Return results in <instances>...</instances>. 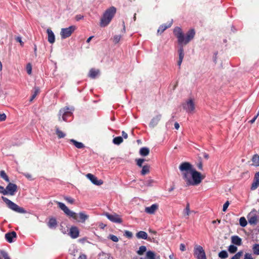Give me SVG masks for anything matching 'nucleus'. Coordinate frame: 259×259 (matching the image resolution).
I'll return each instance as SVG.
<instances>
[{
    "label": "nucleus",
    "mask_w": 259,
    "mask_h": 259,
    "mask_svg": "<svg viewBox=\"0 0 259 259\" xmlns=\"http://www.w3.org/2000/svg\"><path fill=\"white\" fill-rule=\"evenodd\" d=\"M179 169L182 172L183 178L187 186L198 185L203 179L201 174L196 171L189 162L182 163L179 166Z\"/></svg>",
    "instance_id": "obj_1"
},
{
    "label": "nucleus",
    "mask_w": 259,
    "mask_h": 259,
    "mask_svg": "<svg viewBox=\"0 0 259 259\" xmlns=\"http://www.w3.org/2000/svg\"><path fill=\"white\" fill-rule=\"evenodd\" d=\"M197 167L199 169L202 170L203 165H202V162L201 161H199L197 163Z\"/></svg>",
    "instance_id": "obj_58"
},
{
    "label": "nucleus",
    "mask_w": 259,
    "mask_h": 259,
    "mask_svg": "<svg viewBox=\"0 0 259 259\" xmlns=\"http://www.w3.org/2000/svg\"><path fill=\"white\" fill-rule=\"evenodd\" d=\"M26 212V210H25L23 208L19 207L17 205V212L21 213H25Z\"/></svg>",
    "instance_id": "obj_48"
},
{
    "label": "nucleus",
    "mask_w": 259,
    "mask_h": 259,
    "mask_svg": "<svg viewBox=\"0 0 259 259\" xmlns=\"http://www.w3.org/2000/svg\"><path fill=\"white\" fill-rule=\"evenodd\" d=\"M121 38V36L120 35H115L113 37V41L114 44L118 43Z\"/></svg>",
    "instance_id": "obj_42"
},
{
    "label": "nucleus",
    "mask_w": 259,
    "mask_h": 259,
    "mask_svg": "<svg viewBox=\"0 0 259 259\" xmlns=\"http://www.w3.org/2000/svg\"><path fill=\"white\" fill-rule=\"evenodd\" d=\"M237 250V247L234 245H231L229 246L228 250L231 253H234L236 252Z\"/></svg>",
    "instance_id": "obj_40"
},
{
    "label": "nucleus",
    "mask_w": 259,
    "mask_h": 259,
    "mask_svg": "<svg viewBox=\"0 0 259 259\" xmlns=\"http://www.w3.org/2000/svg\"><path fill=\"white\" fill-rule=\"evenodd\" d=\"M0 253L1 255L4 258V259H10L8 253L5 250H1Z\"/></svg>",
    "instance_id": "obj_41"
},
{
    "label": "nucleus",
    "mask_w": 259,
    "mask_h": 259,
    "mask_svg": "<svg viewBox=\"0 0 259 259\" xmlns=\"http://www.w3.org/2000/svg\"><path fill=\"white\" fill-rule=\"evenodd\" d=\"M48 225L50 228H55L57 225V223L56 219L52 218L49 220Z\"/></svg>",
    "instance_id": "obj_23"
},
{
    "label": "nucleus",
    "mask_w": 259,
    "mask_h": 259,
    "mask_svg": "<svg viewBox=\"0 0 259 259\" xmlns=\"http://www.w3.org/2000/svg\"><path fill=\"white\" fill-rule=\"evenodd\" d=\"M55 202L58 204V207L64 211V212L68 217L72 218L75 220H77V214L75 212L70 210L62 202L56 201Z\"/></svg>",
    "instance_id": "obj_5"
},
{
    "label": "nucleus",
    "mask_w": 259,
    "mask_h": 259,
    "mask_svg": "<svg viewBox=\"0 0 259 259\" xmlns=\"http://www.w3.org/2000/svg\"><path fill=\"white\" fill-rule=\"evenodd\" d=\"M179 52V59L183 60L184 57V49L183 47H181L178 51Z\"/></svg>",
    "instance_id": "obj_38"
},
{
    "label": "nucleus",
    "mask_w": 259,
    "mask_h": 259,
    "mask_svg": "<svg viewBox=\"0 0 259 259\" xmlns=\"http://www.w3.org/2000/svg\"><path fill=\"white\" fill-rule=\"evenodd\" d=\"M99 73L98 70L91 69L89 72V76L92 78H95Z\"/></svg>",
    "instance_id": "obj_27"
},
{
    "label": "nucleus",
    "mask_w": 259,
    "mask_h": 259,
    "mask_svg": "<svg viewBox=\"0 0 259 259\" xmlns=\"http://www.w3.org/2000/svg\"><path fill=\"white\" fill-rule=\"evenodd\" d=\"M56 134L59 139L63 138L66 136V134L60 130L58 127H56Z\"/></svg>",
    "instance_id": "obj_28"
},
{
    "label": "nucleus",
    "mask_w": 259,
    "mask_h": 259,
    "mask_svg": "<svg viewBox=\"0 0 259 259\" xmlns=\"http://www.w3.org/2000/svg\"><path fill=\"white\" fill-rule=\"evenodd\" d=\"M73 108L70 109L66 107L60 110L59 113V120L60 121H69L72 116Z\"/></svg>",
    "instance_id": "obj_4"
},
{
    "label": "nucleus",
    "mask_w": 259,
    "mask_h": 259,
    "mask_svg": "<svg viewBox=\"0 0 259 259\" xmlns=\"http://www.w3.org/2000/svg\"><path fill=\"white\" fill-rule=\"evenodd\" d=\"M136 237L139 239H147L148 235L145 231H140L136 234Z\"/></svg>",
    "instance_id": "obj_24"
},
{
    "label": "nucleus",
    "mask_w": 259,
    "mask_h": 259,
    "mask_svg": "<svg viewBox=\"0 0 259 259\" xmlns=\"http://www.w3.org/2000/svg\"><path fill=\"white\" fill-rule=\"evenodd\" d=\"M174 126H175V128L176 129V130H178L180 127V125L179 124V123H178L177 122H175V124H174Z\"/></svg>",
    "instance_id": "obj_63"
},
{
    "label": "nucleus",
    "mask_w": 259,
    "mask_h": 259,
    "mask_svg": "<svg viewBox=\"0 0 259 259\" xmlns=\"http://www.w3.org/2000/svg\"><path fill=\"white\" fill-rule=\"evenodd\" d=\"M149 171V166L146 165L143 166L142 169L141 170V174L144 176L147 174H148Z\"/></svg>",
    "instance_id": "obj_34"
},
{
    "label": "nucleus",
    "mask_w": 259,
    "mask_h": 259,
    "mask_svg": "<svg viewBox=\"0 0 259 259\" xmlns=\"http://www.w3.org/2000/svg\"><path fill=\"white\" fill-rule=\"evenodd\" d=\"M240 225L243 227H245L247 225V221L244 217H241L239 219Z\"/></svg>",
    "instance_id": "obj_37"
},
{
    "label": "nucleus",
    "mask_w": 259,
    "mask_h": 259,
    "mask_svg": "<svg viewBox=\"0 0 259 259\" xmlns=\"http://www.w3.org/2000/svg\"><path fill=\"white\" fill-rule=\"evenodd\" d=\"M25 177H26L28 179H29V180H31V179H32L31 176L30 174H25Z\"/></svg>",
    "instance_id": "obj_64"
},
{
    "label": "nucleus",
    "mask_w": 259,
    "mask_h": 259,
    "mask_svg": "<svg viewBox=\"0 0 259 259\" xmlns=\"http://www.w3.org/2000/svg\"><path fill=\"white\" fill-rule=\"evenodd\" d=\"M78 259H87V256L84 254H81L79 255Z\"/></svg>",
    "instance_id": "obj_61"
},
{
    "label": "nucleus",
    "mask_w": 259,
    "mask_h": 259,
    "mask_svg": "<svg viewBox=\"0 0 259 259\" xmlns=\"http://www.w3.org/2000/svg\"><path fill=\"white\" fill-rule=\"evenodd\" d=\"M0 193H2L4 195H7V191H6V189L2 186H0Z\"/></svg>",
    "instance_id": "obj_52"
},
{
    "label": "nucleus",
    "mask_w": 259,
    "mask_h": 259,
    "mask_svg": "<svg viewBox=\"0 0 259 259\" xmlns=\"http://www.w3.org/2000/svg\"><path fill=\"white\" fill-rule=\"evenodd\" d=\"M123 142L122 137L119 136L114 138L113 140V143L115 145H119Z\"/></svg>",
    "instance_id": "obj_30"
},
{
    "label": "nucleus",
    "mask_w": 259,
    "mask_h": 259,
    "mask_svg": "<svg viewBox=\"0 0 259 259\" xmlns=\"http://www.w3.org/2000/svg\"><path fill=\"white\" fill-rule=\"evenodd\" d=\"M230 204V202L229 201H227L223 205V211H226L227 208L228 207L229 205Z\"/></svg>",
    "instance_id": "obj_51"
},
{
    "label": "nucleus",
    "mask_w": 259,
    "mask_h": 259,
    "mask_svg": "<svg viewBox=\"0 0 259 259\" xmlns=\"http://www.w3.org/2000/svg\"><path fill=\"white\" fill-rule=\"evenodd\" d=\"M16 237V233L15 231L9 232L5 234V238L9 243L13 242V238Z\"/></svg>",
    "instance_id": "obj_17"
},
{
    "label": "nucleus",
    "mask_w": 259,
    "mask_h": 259,
    "mask_svg": "<svg viewBox=\"0 0 259 259\" xmlns=\"http://www.w3.org/2000/svg\"><path fill=\"white\" fill-rule=\"evenodd\" d=\"M122 136L123 138L124 139H127L128 137V135H127V133H126L124 131L122 132Z\"/></svg>",
    "instance_id": "obj_60"
},
{
    "label": "nucleus",
    "mask_w": 259,
    "mask_h": 259,
    "mask_svg": "<svg viewBox=\"0 0 259 259\" xmlns=\"http://www.w3.org/2000/svg\"><path fill=\"white\" fill-rule=\"evenodd\" d=\"M110 239L115 242H117L118 241L119 239L118 237L114 235H110L108 237Z\"/></svg>",
    "instance_id": "obj_45"
},
{
    "label": "nucleus",
    "mask_w": 259,
    "mask_h": 259,
    "mask_svg": "<svg viewBox=\"0 0 259 259\" xmlns=\"http://www.w3.org/2000/svg\"><path fill=\"white\" fill-rule=\"evenodd\" d=\"M253 253L255 255H259V244H254L252 246Z\"/></svg>",
    "instance_id": "obj_35"
},
{
    "label": "nucleus",
    "mask_w": 259,
    "mask_h": 259,
    "mask_svg": "<svg viewBox=\"0 0 259 259\" xmlns=\"http://www.w3.org/2000/svg\"><path fill=\"white\" fill-rule=\"evenodd\" d=\"M69 142L72 143L78 149H82L85 147L84 145L82 143L78 142L74 139H70Z\"/></svg>",
    "instance_id": "obj_21"
},
{
    "label": "nucleus",
    "mask_w": 259,
    "mask_h": 259,
    "mask_svg": "<svg viewBox=\"0 0 259 259\" xmlns=\"http://www.w3.org/2000/svg\"><path fill=\"white\" fill-rule=\"evenodd\" d=\"M2 199L7 204V206L10 209L16 211V204L12 202L7 198L2 196Z\"/></svg>",
    "instance_id": "obj_13"
},
{
    "label": "nucleus",
    "mask_w": 259,
    "mask_h": 259,
    "mask_svg": "<svg viewBox=\"0 0 259 259\" xmlns=\"http://www.w3.org/2000/svg\"><path fill=\"white\" fill-rule=\"evenodd\" d=\"M86 177L92 182L93 184L97 186H100L103 184L102 180H98L97 177L91 174H88Z\"/></svg>",
    "instance_id": "obj_10"
},
{
    "label": "nucleus",
    "mask_w": 259,
    "mask_h": 259,
    "mask_svg": "<svg viewBox=\"0 0 259 259\" xmlns=\"http://www.w3.org/2000/svg\"><path fill=\"white\" fill-rule=\"evenodd\" d=\"M65 200H66L68 202L71 204H73L74 202V199L70 197H65L64 198Z\"/></svg>",
    "instance_id": "obj_50"
},
{
    "label": "nucleus",
    "mask_w": 259,
    "mask_h": 259,
    "mask_svg": "<svg viewBox=\"0 0 259 259\" xmlns=\"http://www.w3.org/2000/svg\"><path fill=\"white\" fill-rule=\"evenodd\" d=\"M144 159L140 158L137 160V164L139 167H142V164L143 162L144 161Z\"/></svg>",
    "instance_id": "obj_47"
},
{
    "label": "nucleus",
    "mask_w": 259,
    "mask_h": 259,
    "mask_svg": "<svg viewBox=\"0 0 259 259\" xmlns=\"http://www.w3.org/2000/svg\"><path fill=\"white\" fill-rule=\"evenodd\" d=\"M0 176L6 182H10L9 178L4 170H3L0 171Z\"/></svg>",
    "instance_id": "obj_32"
},
{
    "label": "nucleus",
    "mask_w": 259,
    "mask_h": 259,
    "mask_svg": "<svg viewBox=\"0 0 259 259\" xmlns=\"http://www.w3.org/2000/svg\"><path fill=\"white\" fill-rule=\"evenodd\" d=\"M161 118V114H158L155 116L153 117L149 123V126L151 128H153L156 126L158 124L159 121L160 120Z\"/></svg>",
    "instance_id": "obj_11"
},
{
    "label": "nucleus",
    "mask_w": 259,
    "mask_h": 259,
    "mask_svg": "<svg viewBox=\"0 0 259 259\" xmlns=\"http://www.w3.org/2000/svg\"><path fill=\"white\" fill-rule=\"evenodd\" d=\"M174 34L178 38L179 44L186 45L194 37L195 32L194 29H191L187 32L185 36L181 28L177 27L174 30Z\"/></svg>",
    "instance_id": "obj_2"
},
{
    "label": "nucleus",
    "mask_w": 259,
    "mask_h": 259,
    "mask_svg": "<svg viewBox=\"0 0 259 259\" xmlns=\"http://www.w3.org/2000/svg\"><path fill=\"white\" fill-rule=\"evenodd\" d=\"M39 93V89L38 87H35L34 89V91L33 94L30 99V101H32L37 95V94Z\"/></svg>",
    "instance_id": "obj_31"
},
{
    "label": "nucleus",
    "mask_w": 259,
    "mask_h": 259,
    "mask_svg": "<svg viewBox=\"0 0 259 259\" xmlns=\"http://www.w3.org/2000/svg\"><path fill=\"white\" fill-rule=\"evenodd\" d=\"M6 190L7 191V195H14L16 191V184L10 183L6 187Z\"/></svg>",
    "instance_id": "obj_15"
},
{
    "label": "nucleus",
    "mask_w": 259,
    "mask_h": 259,
    "mask_svg": "<svg viewBox=\"0 0 259 259\" xmlns=\"http://www.w3.org/2000/svg\"><path fill=\"white\" fill-rule=\"evenodd\" d=\"M75 29L76 27L73 25L70 26L67 28H62L60 32V35L62 39H65L71 36Z\"/></svg>",
    "instance_id": "obj_7"
},
{
    "label": "nucleus",
    "mask_w": 259,
    "mask_h": 259,
    "mask_svg": "<svg viewBox=\"0 0 259 259\" xmlns=\"http://www.w3.org/2000/svg\"><path fill=\"white\" fill-rule=\"evenodd\" d=\"M180 249L182 251H184L186 250V246L184 244L181 243L180 245Z\"/></svg>",
    "instance_id": "obj_57"
},
{
    "label": "nucleus",
    "mask_w": 259,
    "mask_h": 259,
    "mask_svg": "<svg viewBox=\"0 0 259 259\" xmlns=\"http://www.w3.org/2000/svg\"><path fill=\"white\" fill-rule=\"evenodd\" d=\"M194 254L197 259H206L205 251L203 247L200 245L194 248Z\"/></svg>",
    "instance_id": "obj_9"
},
{
    "label": "nucleus",
    "mask_w": 259,
    "mask_h": 259,
    "mask_svg": "<svg viewBox=\"0 0 259 259\" xmlns=\"http://www.w3.org/2000/svg\"><path fill=\"white\" fill-rule=\"evenodd\" d=\"M6 118H7V116L5 113L0 114V122L5 121L6 120Z\"/></svg>",
    "instance_id": "obj_55"
},
{
    "label": "nucleus",
    "mask_w": 259,
    "mask_h": 259,
    "mask_svg": "<svg viewBox=\"0 0 259 259\" xmlns=\"http://www.w3.org/2000/svg\"><path fill=\"white\" fill-rule=\"evenodd\" d=\"M242 254V251H240L236 253L231 259H240Z\"/></svg>",
    "instance_id": "obj_43"
},
{
    "label": "nucleus",
    "mask_w": 259,
    "mask_h": 259,
    "mask_svg": "<svg viewBox=\"0 0 259 259\" xmlns=\"http://www.w3.org/2000/svg\"><path fill=\"white\" fill-rule=\"evenodd\" d=\"M124 236H126L128 238H131L133 237V233L129 231H125Z\"/></svg>",
    "instance_id": "obj_46"
},
{
    "label": "nucleus",
    "mask_w": 259,
    "mask_h": 259,
    "mask_svg": "<svg viewBox=\"0 0 259 259\" xmlns=\"http://www.w3.org/2000/svg\"><path fill=\"white\" fill-rule=\"evenodd\" d=\"M104 215L113 223L120 224L122 222L121 217L116 213L110 214L108 212H105L104 213Z\"/></svg>",
    "instance_id": "obj_8"
},
{
    "label": "nucleus",
    "mask_w": 259,
    "mask_h": 259,
    "mask_svg": "<svg viewBox=\"0 0 259 259\" xmlns=\"http://www.w3.org/2000/svg\"><path fill=\"white\" fill-rule=\"evenodd\" d=\"M259 186V171L257 172L254 176L253 182L251 185V190H254Z\"/></svg>",
    "instance_id": "obj_16"
},
{
    "label": "nucleus",
    "mask_w": 259,
    "mask_h": 259,
    "mask_svg": "<svg viewBox=\"0 0 259 259\" xmlns=\"http://www.w3.org/2000/svg\"><path fill=\"white\" fill-rule=\"evenodd\" d=\"M17 42H19L20 46L23 47L24 46V42L22 40L21 37L17 36Z\"/></svg>",
    "instance_id": "obj_56"
},
{
    "label": "nucleus",
    "mask_w": 259,
    "mask_h": 259,
    "mask_svg": "<svg viewBox=\"0 0 259 259\" xmlns=\"http://www.w3.org/2000/svg\"><path fill=\"white\" fill-rule=\"evenodd\" d=\"M79 230L76 227H71L69 232L70 236L73 239L77 238L79 236Z\"/></svg>",
    "instance_id": "obj_14"
},
{
    "label": "nucleus",
    "mask_w": 259,
    "mask_h": 259,
    "mask_svg": "<svg viewBox=\"0 0 259 259\" xmlns=\"http://www.w3.org/2000/svg\"><path fill=\"white\" fill-rule=\"evenodd\" d=\"M184 213L187 215H189L190 213V207H189V204H187L186 207L184 210Z\"/></svg>",
    "instance_id": "obj_54"
},
{
    "label": "nucleus",
    "mask_w": 259,
    "mask_h": 259,
    "mask_svg": "<svg viewBox=\"0 0 259 259\" xmlns=\"http://www.w3.org/2000/svg\"><path fill=\"white\" fill-rule=\"evenodd\" d=\"M183 109L188 113H193L195 109V105L192 99H189L186 101L183 104Z\"/></svg>",
    "instance_id": "obj_6"
},
{
    "label": "nucleus",
    "mask_w": 259,
    "mask_h": 259,
    "mask_svg": "<svg viewBox=\"0 0 259 259\" xmlns=\"http://www.w3.org/2000/svg\"><path fill=\"white\" fill-rule=\"evenodd\" d=\"M172 22L173 21L172 20H171L168 25L162 24L160 25L157 30V33H162L165 30H166L167 28L170 27L171 26Z\"/></svg>",
    "instance_id": "obj_19"
},
{
    "label": "nucleus",
    "mask_w": 259,
    "mask_h": 259,
    "mask_svg": "<svg viewBox=\"0 0 259 259\" xmlns=\"http://www.w3.org/2000/svg\"><path fill=\"white\" fill-rule=\"evenodd\" d=\"M251 160L253 165L255 166H259V155L258 154H254Z\"/></svg>",
    "instance_id": "obj_26"
},
{
    "label": "nucleus",
    "mask_w": 259,
    "mask_h": 259,
    "mask_svg": "<svg viewBox=\"0 0 259 259\" xmlns=\"http://www.w3.org/2000/svg\"><path fill=\"white\" fill-rule=\"evenodd\" d=\"M115 12L116 9L113 7L107 9L101 19L100 26L101 27L106 26L112 20Z\"/></svg>",
    "instance_id": "obj_3"
},
{
    "label": "nucleus",
    "mask_w": 259,
    "mask_h": 259,
    "mask_svg": "<svg viewBox=\"0 0 259 259\" xmlns=\"http://www.w3.org/2000/svg\"><path fill=\"white\" fill-rule=\"evenodd\" d=\"M146 251V247L145 246H141L137 251V253L139 255H142Z\"/></svg>",
    "instance_id": "obj_39"
},
{
    "label": "nucleus",
    "mask_w": 259,
    "mask_h": 259,
    "mask_svg": "<svg viewBox=\"0 0 259 259\" xmlns=\"http://www.w3.org/2000/svg\"><path fill=\"white\" fill-rule=\"evenodd\" d=\"M232 243L236 245H240L242 243L241 239L238 236L235 235L231 237Z\"/></svg>",
    "instance_id": "obj_20"
},
{
    "label": "nucleus",
    "mask_w": 259,
    "mask_h": 259,
    "mask_svg": "<svg viewBox=\"0 0 259 259\" xmlns=\"http://www.w3.org/2000/svg\"><path fill=\"white\" fill-rule=\"evenodd\" d=\"M83 18V16L81 15H77L75 17V19L77 21H79L82 19Z\"/></svg>",
    "instance_id": "obj_59"
},
{
    "label": "nucleus",
    "mask_w": 259,
    "mask_h": 259,
    "mask_svg": "<svg viewBox=\"0 0 259 259\" xmlns=\"http://www.w3.org/2000/svg\"><path fill=\"white\" fill-rule=\"evenodd\" d=\"M48 33V40L50 44H53L55 41V36L52 30L48 28L47 30Z\"/></svg>",
    "instance_id": "obj_18"
},
{
    "label": "nucleus",
    "mask_w": 259,
    "mask_h": 259,
    "mask_svg": "<svg viewBox=\"0 0 259 259\" xmlns=\"http://www.w3.org/2000/svg\"><path fill=\"white\" fill-rule=\"evenodd\" d=\"M155 253L152 251H148L146 253V257L147 259H155ZM140 259H143L141 258Z\"/></svg>",
    "instance_id": "obj_33"
},
{
    "label": "nucleus",
    "mask_w": 259,
    "mask_h": 259,
    "mask_svg": "<svg viewBox=\"0 0 259 259\" xmlns=\"http://www.w3.org/2000/svg\"><path fill=\"white\" fill-rule=\"evenodd\" d=\"M258 116H257L256 115H255L251 120H250L249 122L251 123V124H252L253 123L255 120L256 119L257 117Z\"/></svg>",
    "instance_id": "obj_62"
},
{
    "label": "nucleus",
    "mask_w": 259,
    "mask_h": 259,
    "mask_svg": "<svg viewBox=\"0 0 259 259\" xmlns=\"http://www.w3.org/2000/svg\"><path fill=\"white\" fill-rule=\"evenodd\" d=\"M80 220H78L79 222L84 223L87 219L88 218V215L85 214L83 212H80L78 214Z\"/></svg>",
    "instance_id": "obj_29"
},
{
    "label": "nucleus",
    "mask_w": 259,
    "mask_h": 259,
    "mask_svg": "<svg viewBox=\"0 0 259 259\" xmlns=\"http://www.w3.org/2000/svg\"><path fill=\"white\" fill-rule=\"evenodd\" d=\"M219 256L222 258H226L228 256V253L226 250H222L219 252Z\"/></svg>",
    "instance_id": "obj_36"
},
{
    "label": "nucleus",
    "mask_w": 259,
    "mask_h": 259,
    "mask_svg": "<svg viewBox=\"0 0 259 259\" xmlns=\"http://www.w3.org/2000/svg\"><path fill=\"white\" fill-rule=\"evenodd\" d=\"M150 152L149 149L147 147H142L140 149L139 153L142 156H147Z\"/></svg>",
    "instance_id": "obj_25"
},
{
    "label": "nucleus",
    "mask_w": 259,
    "mask_h": 259,
    "mask_svg": "<svg viewBox=\"0 0 259 259\" xmlns=\"http://www.w3.org/2000/svg\"><path fill=\"white\" fill-rule=\"evenodd\" d=\"M26 69L27 73L28 74L30 75V74H31V72H32V66H31V65L30 63H28V64H27L26 67Z\"/></svg>",
    "instance_id": "obj_44"
},
{
    "label": "nucleus",
    "mask_w": 259,
    "mask_h": 259,
    "mask_svg": "<svg viewBox=\"0 0 259 259\" xmlns=\"http://www.w3.org/2000/svg\"><path fill=\"white\" fill-rule=\"evenodd\" d=\"M158 208V205L155 203L150 206L146 207L145 209V212L148 214H153Z\"/></svg>",
    "instance_id": "obj_12"
},
{
    "label": "nucleus",
    "mask_w": 259,
    "mask_h": 259,
    "mask_svg": "<svg viewBox=\"0 0 259 259\" xmlns=\"http://www.w3.org/2000/svg\"><path fill=\"white\" fill-rule=\"evenodd\" d=\"M248 223L250 225H256L257 223V217L256 215L249 214L248 215Z\"/></svg>",
    "instance_id": "obj_22"
},
{
    "label": "nucleus",
    "mask_w": 259,
    "mask_h": 259,
    "mask_svg": "<svg viewBox=\"0 0 259 259\" xmlns=\"http://www.w3.org/2000/svg\"><path fill=\"white\" fill-rule=\"evenodd\" d=\"M244 259H254L252 257V254L249 253H245L244 254Z\"/></svg>",
    "instance_id": "obj_53"
},
{
    "label": "nucleus",
    "mask_w": 259,
    "mask_h": 259,
    "mask_svg": "<svg viewBox=\"0 0 259 259\" xmlns=\"http://www.w3.org/2000/svg\"><path fill=\"white\" fill-rule=\"evenodd\" d=\"M154 182V181L152 179H149L146 181L145 183V185L147 186H152V183Z\"/></svg>",
    "instance_id": "obj_49"
}]
</instances>
